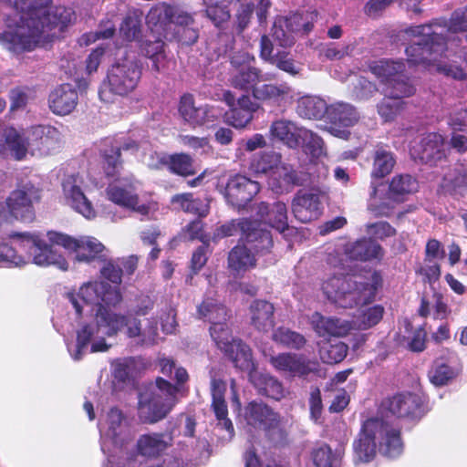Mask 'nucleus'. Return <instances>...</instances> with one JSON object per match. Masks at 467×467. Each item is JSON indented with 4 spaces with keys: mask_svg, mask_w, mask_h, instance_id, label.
Segmentation results:
<instances>
[{
    "mask_svg": "<svg viewBox=\"0 0 467 467\" xmlns=\"http://www.w3.org/2000/svg\"><path fill=\"white\" fill-rule=\"evenodd\" d=\"M140 27L141 21L140 17L136 15H129L124 18L119 30L126 40L131 41L140 36Z\"/></svg>",
    "mask_w": 467,
    "mask_h": 467,
    "instance_id": "64",
    "label": "nucleus"
},
{
    "mask_svg": "<svg viewBox=\"0 0 467 467\" xmlns=\"http://www.w3.org/2000/svg\"><path fill=\"white\" fill-rule=\"evenodd\" d=\"M418 182L409 174L396 175L392 178L389 187V199L402 202L405 196L415 192Z\"/></svg>",
    "mask_w": 467,
    "mask_h": 467,
    "instance_id": "42",
    "label": "nucleus"
},
{
    "mask_svg": "<svg viewBox=\"0 0 467 467\" xmlns=\"http://www.w3.org/2000/svg\"><path fill=\"white\" fill-rule=\"evenodd\" d=\"M241 233V241L252 244L258 242L253 247L256 250H269L273 245L270 233L258 227L256 222L248 219L232 220L218 228L213 233V239L233 236Z\"/></svg>",
    "mask_w": 467,
    "mask_h": 467,
    "instance_id": "10",
    "label": "nucleus"
},
{
    "mask_svg": "<svg viewBox=\"0 0 467 467\" xmlns=\"http://www.w3.org/2000/svg\"><path fill=\"white\" fill-rule=\"evenodd\" d=\"M443 137L436 132L424 135L410 148V155L422 162H436L444 157Z\"/></svg>",
    "mask_w": 467,
    "mask_h": 467,
    "instance_id": "23",
    "label": "nucleus"
},
{
    "mask_svg": "<svg viewBox=\"0 0 467 467\" xmlns=\"http://www.w3.org/2000/svg\"><path fill=\"white\" fill-rule=\"evenodd\" d=\"M387 410L399 419L416 420L421 417L420 398L413 393H400L389 399L385 404Z\"/></svg>",
    "mask_w": 467,
    "mask_h": 467,
    "instance_id": "20",
    "label": "nucleus"
},
{
    "mask_svg": "<svg viewBox=\"0 0 467 467\" xmlns=\"http://www.w3.org/2000/svg\"><path fill=\"white\" fill-rule=\"evenodd\" d=\"M173 6L165 3L158 4L149 11L146 21L149 26L162 27L171 23Z\"/></svg>",
    "mask_w": 467,
    "mask_h": 467,
    "instance_id": "50",
    "label": "nucleus"
},
{
    "mask_svg": "<svg viewBox=\"0 0 467 467\" xmlns=\"http://www.w3.org/2000/svg\"><path fill=\"white\" fill-rule=\"evenodd\" d=\"M269 63L293 77L299 75L302 70L301 65L296 62L285 51L276 52L275 57Z\"/></svg>",
    "mask_w": 467,
    "mask_h": 467,
    "instance_id": "57",
    "label": "nucleus"
},
{
    "mask_svg": "<svg viewBox=\"0 0 467 467\" xmlns=\"http://www.w3.org/2000/svg\"><path fill=\"white\" fill-rule=\"evenodd\" d=\"M260 191L258 182L243 175L232 176L226 184L224 197L227 202L238 210L244 208Z\"/></svg>",
    "mask_w": 467,
    "mask_h": 467,
    "instance_id": "16",
    "label": "nucleus"
},
{
    "mask_svg": "<svg viewBox=\"0 0 467 467\" xmlns=\"http://www.w3.org/2000/svg\"><path fill=\"white\" fill-rule=\"evenodd\" d=\"M178 110L184 122L192 127L213 122L223 115V109L217 106L209 104L196 106L193 97L189 94L181 98Z\"/></svg>",
    "mask_w": 467,
    "mask_h": 467,
    "instance_id": "14",
    "label": "nucleus"
},
{
    "mask_svg": "<svg viewBox=\"0 0 467 467\" xmlns=\"http://www.w3.org/2000/svg\"><path fill=\"white\" fill-rule=\"evenodd\" d=\"M11 12L6 29L0 33V45L15 55L29 51V0H7Z\"/></svg>",
    "mask_w": 467,
    "mask_h": 467,
    "instance_id": "7",
    "label": "nucleus"
},
{
    "mask_svg": "<svg viewBox=\"0 0 467 467\" xmlns=\"http://www.w3.org/2000/svg\"><path fill=\"white\" fill-rule=\"evenodd\" d=\"M169 168L172 172L182 176H190L195 173L191 157L183 153L171 156Z\"/></svg>",
    "mask_w": 467,
    "mask_h": 467,
    "instance_id": "60",
    "label": "nucleus"
},
{
    "mask_svg": "<svg viewBox=\"0 0 467 467\" xmlns=\"http://www.w3.org/2000/svg\"><path fill=\"white\" fill-rule=\"evenodd\" d=\"M83 180L78 174L67 176L62 182L66 202L88 219L94 218L96 212L82 191Z\"/></svg>",
    "mask_w": 467,
    "mask_h": 467,
    "instance_id": "17",
    "label": "nucleus"
},
{
    "mask_svg": "<svg viewBox=\"0 0 467 467\" xmlns=\"http://www.w3.org/2000/svg\"><path fill=\"white\" fill-rule=\"evenodd\" d=\"M240 0H202L204 15L216 26L227 22L231 17L229 6Z\"/></svg>",
    "mask_w": 467,
    "mask_h": 467,
    "instance_id": "40",
    "label": "nucleus"
},
{
    "mask_svg": "<svg viewBox=\"0 0 467 467\" xmlns=\"http://www.w3.org/2000/svg\"><path fill=\"white\" fill-rule=\"evenodd\" d=\"M99 317V327L93 337V338H98L99 340L91 345V352L107 351L109 346L106 344L105 337L116 335L124 327H127V334L130 337H139L141 339L142 331L138 319L128 318L125 316L114 313L110 316H107L104 313Z\"/></svg>",
    "mask_w": 467,
    "mask_h": 467,
    "instance_id": "11",
    "label": "nucleus"
},
{
    "mask_svg": "<svg viewBox=\"0 0 467 467\" xmlns=\"http://www.w3.org/2000/svg\"><path fill=\"white\" fill-rule=\"evenodd\" d=\"M303 129L292 120L279 119L272 122L269 133L273 140L282 142L290 149H297Z\"/></svg>",
    "mask_w": 467,
    "mask_h": 467,
    "instance_id": "27",
    "label": "nucleus"
},
{
    "mask_svg": "<svg viewBox=\"0 0 467 467\" xmlns=\"http://www.w3.org/2000/svg\"><path fill=\"white\" fill-rule=\"evenodd\" d=\"M313 462L316 467H338L339 458L333 453L331 448L323 444L316 448L312 452Z\"/></svg>",
    "mask_w": 467,
    "mask_h": 467,
    "instance_id": "58",
    "label": "nucleus"
},
{
    "mask_svg": "<svg viewBox=\"0 0 467 467\" xmlns=\"http://www.w3.org/2000/svg\"><path fill=\"white\" fill-rule=\"evenodd\" d=\"M459 32H467V14L462 8L452 13L449 24L434 21L406 29V34L417 38L406 48V54L414 62L435 61L446 52L447 40L455 41L450 36Z\"/></svg>",
    "mask_w": 467,
    "mask_h": 467,
    "instance_id": "1",
    "label": "nucleus"
},
{
    "mask_svg": "<svg viewBox=\"0 0 467 467\" xmlns=\"http://www.w3.org/2000/svg\"><path fill=\"white\" fill-rule=\"evenodd\" d=\"M31 254H33V261L36 265L46 266L54 265L63 271H67L68 264L64 257L57 254L49 244L45 237L40 234H31Z\"/></svg>",
    "mask_w": 467,
    "mask_h": 467,
    "instance_id": "25",
    "label": "nucleus"
},
{
    "mask_svg": "<svg viewBox=\"0 0 467 467\" xmlns=\"http://www.w3.org/2000/svg\"><path fill=\"white\" fill-rule=\"evenodd\" d=\"M199 317L211 323V327L226 322L229 313L226 307L214 298H206L198 306Z\"/></svg>",
    "mask_w": 467,
    "mask_h": 467,
    "instance_id": "39",
    "label": "nucleus"
},
{
    "mask_svg": "<svg viewBox=\"0 0 467 467\" xmlns=\"http://www.w3.org/2000/svg\"><path fill=\"white\" fill-rule=\"evenodd\" d=\"M122 413L117 409H111L108 415L101 431H104L106 437L111 439L114 443L122 445L125 439L121 437L126 427L122 424Z\"/></svg>",
    "mask_w": 467,
    "mask_h": 467,
    "instance_id": "44",
    "label": "nucleus"
},
{
    "mask_svg": "<svg viewBox=\"0 0 467 467\" xmlns=\"http://www.w3.org/2000/svg\"><path fill=\"white\" fill-rule=\"evenodd\" d=\"M441 188L449 193H462L467 189V166L462 163L449 168L444 173Z\"/></svg>",
    "mask_w": 467,
    "mask_h": 467,
    "instance_id": "35",
    "label": "nucleus"
},
{
    "mask_svg": "<svg viewBox=\"0 0 467 467\" xmlns=\"http://www.w3.org/2000/svg\"><path fill=\"white\" fill-rule=\"evenodd\" d=\"M381 284L380 275L369 271L364 276H333L324 282L322 289L328 300L347 308L372 302Z\"/></svg>",
    "mask_w": 467,
    "mask_h": 467,
    "instance_id": "3",
    "label": "nucleus"
},
{
    "mask_svg": "<svg viewBox=\"0 0 467 467\" xmlns=\"http://www.w3.org/2000/svg\"><path fill=\"white\" fill-rule=\"evenodd\" d=\"M292 212L301 223L317 220L322 213L319 196L311 192H298L292 201Z\"/></svg>",
    "mask_w": 467,
    "mask_h": 467,
    "instance_id": "24",
    "label": "nucleus"
},
{
    "mask_svg": "<svg viewBox=\"0 0 467 467\" xmlns=\"http://www.w3.org/2000/svg\"><path fill=\"white\" fill-rule=\"evenodd\" d=\"M302 16L299 14H294L289 17L277 18L272 28V36L274 40L284 47L294 45L295 39L293 32L300 31L304 28L305 32L311 30L312 26L309 23H301Z\"/></svg>",
    "mask_w": 467,
    "mask_h": 467,
    "instance_id": "22",
    "label": "nucleus"
},
{
    "mask_svg": "<svg viewBox=\"0 0 467 467\" xmlns=\"http://www.w3.org/2000/svg\"><path fill=\"white\" fill-rule=\"evenodd\" d=\"M47 236L50 243L57 244L76 254L78 262L89 263L99 257L105 246L96 238L82 236L78 239L57 232H48Z\"/></svg>",
    "mask_w": 467,
    "mask_h": 467,
    "instance_id": "13",
    "label": "nucleus"
},
{
    "mask_svg": "<svg viewBox=\"0 0 467 467\" xmlns=\"http://www.w3.org/2000/svg\"><path fill=\"white\" fill-rule=\"evenodd\" d=\"M348 346L342 342L326 344L320 348V358L325 363L341 362L347 356Z\"/></svg>",
    "mask_w": 467,
    "mask_h": 467,
    "instance_id": "56",
    "label": "nucleus"
},
{
    "mask_svg": "<svg viewBox=\"0 0 467 467\" xmlns=\"http://www.w3.org/2000/svg\"><path fill=\"white\" fill-rule=\"evenodd\" d=\"M379 451L389 457L396 458L401 454L403 444L400 431L379 419L366 420L358 441L354 442V451L361 462L370 461Z\"/></svg>",
    "mask_w": 467,
    "mask_h": 467,
    "instance_id": "5",
    "label": "nucleus"
},
{
    "mask_svg": "<svg viewBox=\"0 0 467 467\" xmlns=\"http://www.w3.org/2000/svg\"><path fill=\"white\" fill-rule=\"evenodd\" d=\"M69 300L78 315H81L83 311V306L79 302L81 300L86 306H91V311H94L96 316L95 325L85 326L78 332L77 351L73 358L79 360L99 327V316L104 313L110 316L112 313L106 306L118 304L121 300V296L116 287L108 283L95 281L84 284L77 296L71 295Z\"/></svg>",
    "mask_w": 467,
    "mask_h": 467,
    "instance_id": "2",
    "label": "nucleus"
},
{
    "mask_svg": "<svg viewBox=\"0 0 467 467\" xmlns=\"http://www.w3.org/2000/svg\"><path fill=\"white\" fill-rule=\"evenodd\" d=\"M274 306L265 300H255L250 306L252 325L258 330L268 331L274 327Z\"/></svg>",
    "mask_w": 467,
    "mask_h": 467,
    "instance_id": "33",
    "label": "nucleus"
},
{
    "mask_svg": "<svg viewBox=\"0 0 467 467\" xmlns=\"http://www.w3.org/2000/svg\"><path fill=\"white\" fill-rule=\"evenodd\" d=\"M267 223L280 233L288 228L287 210L284 202H277L273 204Z\"/></svg>",
    "mask_w": 467,
    "mask_h": 467,
    "instance_id": "59",
    "label": "nucleus"
},
{
    "mask_svg": "<svg viewBox=\"0 0 467 467\" xmlns=\"http://www.w3.org/2000/svg\"><path fill=\"white\" fill-rule=\"evenodd\" d=\"M329 106L327 102L317 96H304L297 101L296 112L305 119H319L325 114H328Z\"/></svg>",
    "mask_w": 467,
    "mask_h": 467,
    "instance_id": "38",
    "label": "nucleus"
},
{
    "mask_svg": "<svg viewBox=\"0 0 467 467\" xmlns=\"http://www.w3.org/2000/svg\"><path fill=\"white\" fill-rule=\"evenodd\" d=\"M297 183L296 171L291 166L284 163L274 170L268 179L269 187L276 193L287 192Z\"/></svg>",
    "mask_w": 467,
    "mask_h": 467,
    "instance_id": "32",
    "label": "nucleus"
},
{
    "mask_svg": "<svg viewBox=\"0 0 467 467\" xmlns=\"http://www.w3.org/2000/svg\"><path fill=\"white\" fill-rule=\"evenodd\" d=\"M6 205L11 217L23 219L29 212V187L26 184L17 185L6 199Z\"/></svg>",
    "mask_w": 467,
    "mask_h": 467,
    "instance_id": "36",
    "label": "nucleus"
},
{
    "mask_svg": "<svg viewBox=\"0 0 467 467\" xmlns=\"http://www.w3.org/2000/svg\"><path fill=\"white\" fill-rule=\"evenodd\" d=\"M311 325L319 337H343L350 329L348 322L338 318L325 317L317 312L311 316Z\"/></svg>",
    "mask_w": 467,
    "mask_h": 467,
    "instance_id": "31",
    "label": "nucleus"
},
{
    "mask_svg": "<svg viewBox=\"0 0 467 467\" xmlns=\"http://www.w3.org/2000/svg\"><path fill=\"white\" fill-rule=\"evenodd\" d=\"M5 143L11 151L14 159L21 161L26 158L27 149L24 143L22 136L13 127L8 128L5 134Z\"/></svg>",
    "mask_w": 467,
    "mask_h": 467,
    "instance_id": "54",
    "label": "nucleus"
},
{
    "mask_svg": "<svg viewBox=\"0 0 467 467\" xmlns=\"http://www.w3.org/2000/svg\"><path fill=\"white\" fill-rule=\"evenodd\" d=\"M313 157H320L324 153L323 140L309 130L303 129L299 138V148Z\"/></svg>",
    "mask_w": 467,
    "mask_h": 467,
    "instance_id": "51",
    "label": "nucleus"
},
{
    "mask_svg": "<svg viewBox=\"0 0 467 467\" xmlns=\"http://www.w3.org/2000/svg\"><path fill=\"white\" fill-rule=\"evenodd\" d=\"M271 365L278 371L290 376H306L317 370V363L306 360L302 356L282 353L270 358Z\"/></svg>",
    "mask_w": 467,
    "mask_h": 467,
    "instance_id": "21",
    "label": "nucleus"
},
{
    "mask_svg": "<svg viewBox=\"0 0 467 467\" xmlns=\"http://www.w3.org/2000/svg\"><path fill=\"white\" fill-rule=\"evenodd\" d=\"M396 163V160L391 151L383 148L375 150L373 156V165L371 176L374 178H383L389 174Z\"/></svg>",
    "mask_w": 467,
    "mask_h": 467,
    "instance_id": "46",
    "label": "nucleus"
},
{
    "mask_svg": "<svg viewBox=\"0 0 467 467\" xmlns=\"http://www.w3.org/2000/svg\"><path fill=\"white\" fill-rule=\"evenodd\" d=\"M281 155L275 151L264 152L254 161V168L258 172H269L282 165Z\"/></svg>",
    "mask_w": 467,
    "mask_h": 467,
    "instance_id": "62",
    "label": "nucleus"
},
{
    "mask_svg": "<svg viewBox=\"0 0 467 467\" xmlns=\"http://www.w3.org/2000/svg\"><path fill=\"white\" fill-rule=\"evenodd\" d=\"M405 64L401 61L380 60L372 63L369 69L383 84L382 93L403 100L414 94V86L404 74Z\"/></svg>",
    "mask_w": 467,
    "mask_h": 467,
    "instance_id": "8",
    "label": "nucleus"
},
{
    "mask_svg": "<svg viewBox=\"0 0 467 467\" xmlns=\"http://www.w3.org/2000/svg\"><path fill=\"white\" fill-rule=\"evenodd\" d=\"M137 364L138 361L135 358H125L115 360L112 363L114 377L120 381H125L135 373Z\"/></svg>",
    "mask_w": 467,
    "mask_h": 467,
    "instance_id": "63",
    "label": "nucleus"
},
{
    "mask_svg": "<svg viewBox=\"0 0 467 467\" xmlns=\"http://www.w3.org/2000/svg\"><path fill=\"white\" fill-rule=\"evenodd\" d=\"M258 242L252 244H237L234 246L228 255V265L231 271L235 274H240L249 270L255 265V257L252 251L256 253L263 252L264 250H256L253 246L257 244Z\"/></svg>",
    "mask_w": 467,
    "mask_h": 467,
    "instance_id": "29",
    "label": "nucleus"
},
{
    "mask_svg": "<svg viewBox=\"0 0 467 467\" xmlns=\"http://www.w3.org/2000/svg\"><path fill=\"white\" fill-rule=\"evenodd\" d=\"M210 334L216 346L224 353L229 351L232 345L239 341L233 337L226 322L210 327Z\"/></svg>",
    "mask_w": 467,
    "mask_h": 467,
    "instance_id": "52",
    "label": "nucleus"
},
{
    "mask_svg": "<svg viewBox=\"0 0 467 467\" xmlns=\"http://www.w3.org/2000/svg\"><path fill=\"white\" fill-rule=\"evenodd\" d=\"M354 46L351 44H324L321 48V54L328 60H341L351 55Z\"/></svg>",
    "mask_w": 467,
    "mask_h": 467,
    "instance_id": "61",
    "label": "nucleus"
},
{
    "mask_svg": "<svg viewBox=\"0 0 467 467\" xmlns=\"http://www.w3.org/2000/svg\"><path fill=\"white\" fill-rule=\"evenodd\" d=\"M249 380L261 395L275 400H280L285 396L282 383L268 373L253 370L249 373Z\"/></svg>",
    "mask_w": 467,
    "mask_h": 467,
    "instance_id": "30",
    "label": "nucleus"
},
{
    "mask_svg": "<svg viewBox=\"0 0 467 467\" xmlns=\"http://www.w3.org/2000/svg\"><path fill=\"white\" fill-rule=\"evenodd\" d=\"M444 53L441 55H439L437 57V59L435 61H420V62H414L408 57V63L410 65H426V66H432L435 67V70L438 73L443 74L446 77L451 78L456 80H464L467 78V74L464 72V70L453 64H448V63H442L440 61V58L443 56ZM407 57H409L407 55Z\"/></svg>",
    "mask_w": 467,
    "mask_h": 467,
    "instance_id": "48",
    "label": "nucleus"
},
{
    "mask_svg": "<svg viewBox=\"0 0 467 467\" xmlns=\"http://www.w3.org/2000/svg\"><path fill=\"white\" fill-rule=\"evenodd\" d=\"M173 445V437L169 432H148L139 436L136 452L146 459L161 457Z\"/></svg>",
    "mask_w": 467,
    "mask_h": 467,
    "instance_id": "18",
    "label": "nucleus"
},
{
    "mask_svg": "<svg viewBox=\"0 0 467 467\" xmlns=\"http://www.w3.org/2000/svg\"><path fill=\"white\" fill-rule=\"evenodd\" d=\"M358 118L355 108L348 103L337 102L328 108L327 119L332 125L348 128L357 123Z\"/></svg>",
    "mask_w": 467,
    "mask_h": 467,
    "instance_id": "37",
    "label": "nucleus"
},
{
    "mask_svg": "<svg viewBox=\"0 0 467 467\" xmlns=\"http://www.w3.org/2000/svg\"><path fill=\"white\" fill-rule=\"evenodd\" d=\"M225 383L220 379H213L211 383L212 390V408L218 420L217 429L224 431L223 439L230 441L234 434V429L232 421L227 418L228 410L224 400Z\"/></svg>",
    "mask_w": 467,
    "mask_h": 467,
    "instance_id": "19",
    "label": "nucleus"
},
{
    "mask_svg": "<svg viewBox=\"0 0 467 467\" xmlns=\"http://www.w3.org/2000/svg\"><path fill=\"white\" fill-rule=\"evenodd\" d=\"M350 256L357 260L367 261L383 255L382 247L371 239L357 241L350 249Z\"/></svg>",
    "mask_w": 467,
    "mask_h": 467,
    "instance_id": "45",
    "label": "nucleus"
},
{
    "mask_svg": "<svg viewBox=\"0 0 467 467\" xmlns=\"http://www.w3.org/2000/svg\"><path fill=\"white\" fill-rule=\"evenodd\" d=\"M384 308L381 306H374L363 310L355 321V326L358 329H368L377 325L382 318Z\"/></svg>",
    "mask_w": 467,
    "mask_h": 467,
    "instance_id": "55",
    "label": "nucleus"
},
{
    "mask_svg": "<svg viewBox=\"0 0 467 467\" xmlns=\"http://www.w3.org/2000/svg\"><path fill=\"white\" fill-rule=\"evenodd\" d=\"M141 76V67L133 55L119 58L108 70L107 83L109 90L125 96L133 91Z\"/></svg>",
    "mask_w": 467,
    "mask_h": 467,
    "instance_id": "9",
    "label": "nucleus"
},
{
    "mask_svg": "<svg viewBox=\"0 0 467 467\" xmlns=\"http://www.w3.org/2000/svg\"><path fill=\"white\" fill-rule=\"evenodd\" d=\"M266 79V78L263 77L260 69L254 67H242L233 73L231 84L235 88L242 90L252 89L254 91V88H256L255 85L258 82L265 81Z\"/></svg>",
    "mask_w": 467,
    "mask_h": 467,
    "instance_id": "41",
    "label": "nucleus"
},
{
    "mask_svg": "<svg viewBox=\"0 0 467 467\" xmlns=\"http://www.w3.org/2000/svg\"><path fill=\"white\" fill-rule=\"evenodd\" d=\"M78 102V92L69 84L58 86L50 93L48 98L49 109L58 116L70 114L76 109Z\"/></svg>",
    "mask_w": 467,
    "mask_h": 467,
    "instance_id": "26",
    "label": "nucleus"
},
{
    "mask_svg": "<svg viewBox=\"0 0 467 467\" xmlns=\"http://www.w3.org/2000/svg\"><path fill=\"white\" fill-rule=\"evenodd\" d=\"M65 6H52L51 0H31V47H47L75 20Z\"/></svg>",
    "mask_w": 467,
    "mask_h": 467,
    "instance_id": "4",
    "label": "nucleus"
},
{
    "mask_svg": "<svg viewBox=\"0 0 467 467\" xmlns=\"http://www.w3.org/2000/svg\"><path fill=\"white\" fill-rule=\"evenodd\" d=\"M135 184L136 182L134 180H124L109 184L106 189L107 197L112 202L141 215L152 214L158 210L157 202L150 201L140 204Z\"/></svg>",
    "mask_w": 467,
    "mask_h": 467,
    "instance_id": "12",
    "label": "nucleus"
},
{
    "mask_svg": "<svg viewBox=\"0 0 467 467\" xmlns=\"http://www.w3.org/2000/svg\"><path fill=\"white\" fill-rule=\"evenodd\" d=\"M225 354L239 369L246 370L249 373L255 370L251 349L243 341L235 342Z\"/></svg>",
    "mask_w": 467,
    "mask_h": 467,
    "instance_id": "43",
    "label": "nucleus"
},
{
    "mask_svg": "<svg viewBox=\"0 0 467 467\" xmlns=\"http://www.w3.org/2000/svg\"><path fill=\"white\" fill-rule=\"evenodd\" d=\"M171 203L177 208L199 216H206L208 206L200 199H194L192 193H181L171 197Z\"/></svg>",
    "mask_w": 467,
    "mask_h": 467,
    "instance_id": "47",
    "label": "nucleus"
},
{
    "mask_svg": "<svg viewBox=\"0 0 467 467\" xmlns=\"http://www.w3.org/2000/svg\"><path fill=\"white\" fill-rule=\"evenodd\" d=\"M63 136L56 127L37 125L31 128V156H47L61 148Z\"/></svg>",
    "mask_w": 467,
    "mask_h": 467,
    "instance_id": "15",
    "label": "nucleus"
},
{
    "mask_svg": "<svg viewBox=\"0 0 467 467\" xmlns=\"http://www.w3.org/2000/svg\"><path fill=\"white\" fill-rule=\"evenodd\" d=\"M404 105L403 100L384 95L383 99L378 104V112L384 121H392L402 111Z\"/></svg>",
    "mask_w": 467,
    "mask_h": 467,
    "instance_id": "53",
    "label": "nucleus"
},
{
    "mask_svg": "<svg viewBox=\"0 0 467 467\" xmlns=\"http://www.w3.org/2000/svg\"><path fill=\"white\" fill-rule=\"evenodd\" d=\"M290 86L283 84H263L254 88V99L261 101L281 103L293 99Z\"/></svg>",
    "mask_w": 467,
    "mask_h": 467,
    "instance_id": "34",
    "label": "nucleus"
},
{
    "mask_svg": "<svg viewBox=\"0 0 467 467\" xmlns=\"http://www.w3.org/2000/svg\"><path fill=\"white\" fill-rule=\"evenodd\" d=\"M179 386L157 378L140 394L139 417L144 423L153 424L164 419L178 402Z\"/></svg>",
    "mask_w": 467,
    "mask_h": 467,
    "instance_id": "6",
    "label": "nucleus"
},
{
    "mask_svg": "<svg viewBox=\"0 0 467 467\" xmlns=\"http://www.w3.org/2000/svg\"><path fill=\"white\" fill-rule=\"evenodd\" d=\"M245 420L249 425L265 431L275 429L278 423L276 414L267 405L256 401L246 406Z\"/></svg>",
    "mask_w": 467,
    "mask_h": 467,
    "instance_id": "28",
    "label": "nucleus"
},
{
    "mask_svg": "<svg viewBox=\"0 0 467 467\" xmlns=\"http://www.w3.org/2000/svg\"><path fill=\"white\" fill-rule=\"evenodd\" d=\"M272 338L275 342L284 347L295 349L302 348L306 342L304 336L285 327H279L275 330Z\"/></svg>",
    "mask_w": 467,
    "mask_h": 467,
    "instance_id": "49",
    "label": "nucleus"
}]
</instances>
